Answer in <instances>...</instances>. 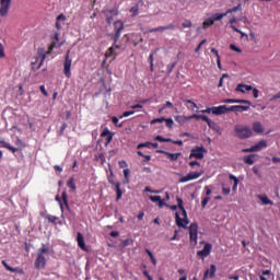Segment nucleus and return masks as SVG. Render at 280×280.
I'll return each instance as SVG.
<instances>
[{"mask_svg":"<svg viewBox=\"0 0 280 280\" xmlns=\"http://www.w3.org/2000/svg\"><path fill=\"white\" fill-rule=\"evenodd\" d=\"M177 207L182 211V218L176 213V224L177 226L182 229H187V224H189V219H187V210H185V207H183V200L180 197H177Z\"/></svg>","mask_w":280,"mask_h":280,"instance_id":"obj_1","label":"nucleus"},{"mask_svg":"<svg viewBox=\"0 0 280 280\" xmlns=\"http://www.w3.org/2000/svg\"><path fill=\"white\" fill-rule=\"evenodd\" d=\"M45 255H49V247H47L46 245L42 246L37 250V258L35 260V268H37V269L45 268V266L47 265V258L45 257Z\"/></svg>","mask_w":280,"mask_h":280,"instance_id":"obj_2","label":"nucleus"},{"mask_svg":"<svg viewBox=\"0 0 280 280\" xmlns=\"http://www.w3.org/2000/svg\"><path fill=\"white\" fill-rule=\"evenodd\" d=\"M234 137L237 139H250L253 137V129L244 125L234 126Z\"/></svg>","mask_w":280,"mask_h":280,"instance_id":"obj_3","label":"nucleus"},{"mask_svg":"<svg viewBox=\"0 0 280 280\" xmlns=\"http://www.w3.org/2000/svg\"><path fill=\"white\" fill-rule=\"evenodd\" d=\"M190 243L194 246L198 245V223H191L188 228Z\"/></svg>","mask_w":280,"mask_h":280,"instance_id":"obj_4","label":"nucleus"},{"mask_svg":"<svg viewBox=\"0 0 280 280\" xmlns=\"http://www.w3.org/2000/svg\"><path fill=\"white\" fill-rule=\"evenodd\" d=\"M205 154H207V149H205V147H196L191 149L189 159L202 160L205 159Z\"/></svg>","mask_w":280,"mask_h":280,"instance_id":"obj_5","label":"nucleus"},{"mask_svg":"<svg viewBox=\"0 0 280 280\" xmlns=\"http://www.w3.org/2000/svg\"><path fill=\"white\" fill-rule=\"evenodd\" d=\"M12 0H0V16H8Z\"/></svg>","mask_w":280,"mask_h":280,"instance_id":"obj_6","label":"nucleus"},{"mask_svg":"<svg viewBox=\"0 0 280 280\" xmlns=\"http://www.w3.org/2000/svg\"><path fill=\"white\" fill-rule=\"evenodd\" d=\"M70 50L67 51L63 65V73L66 78H71V58H69Z\"/></svg>","mask_w":280,"mask_h":280,"instance_id":"obj_7","label":"nucleus"},{"mask_svg":"<svg viewBox=\"0 0 280 280\" xmlns=\"http://www.w3.org/2000/svg\"><path fill=\"white\" fill-rule=\"evenodd\" d=\"M200 176H202V173L190 172L186 176H183L179 179V183H189V180H197V178H200Z\"/></svg>","mask_w":280,"mask_h":280,"instance_id":"obj_8","label":"nucleus"},{"mask_svg":"<svg viewBox=\"0 0 280 280\" xmlns=\"http://www.w3.org/2000/svg\"><path fill=\"white\" fill-rule=\"evenodd\" d=\"M226 113H231V107H228L226 105L212 107V115H226Z\"/></svg>","mask_w":280,"mask_h":280,"instance_id":"obj_9","label":"nucleus"},{"mask_svg":"<svg viewBox=\"0 0 280 280\" xmlns=\"http://www.w3.org/2000/svg\"><path fill=\"white\" fill-rule=\"evenodd\" d=\"M211 248H212L211 244L206 243L203 249L197 252V255L199 257H209V255H211Z\"/></svg>","mask_w":280,"mask_h":280,"instance_id":"obj_10","label":"nucleus"},{"mask_svg":"<svg viewBox=\"0 0 280 280\" xmlns=\"http://www.w3.org/2000/svg\"><path fill=\"white\" fill-rule=\"evenodd\" d=\"M215 270H217L215 265H211L210 269L206 270L202 280L213 279V277H215Z\"/></svg>","mask_w":280,"mask_h":280,"instance_id":"obj_11","label":"nucleus"},{"mask_svg":"<svg viewBox=\"0 0 280 280\" xmlns=\"http://www.w3.org/2000/svg\"><path fill=\"white\" fill-rule=\"evenodd\" d=\"M203 121H206L208 124L209 128L214 130V132H220V126H218V122L211 120V118H209V117H205Z\"/></svg>","mask_w":280,"mask_h":280,"instance_id":"obj_12","label":"nucleus"},{"mask_svg":"<svg viewBox=\"0 0 280 280\" xmlns=\"http://www.w3.org/2000/svg\"><path fill=\"white\" fill-rule=\"evenodd\" d=\"M103 12H104V14H105L109 25L113 23V16H117V14H118L117 10H114V9H112V10H104Z\"/></svg>","mask_w":280,"mask_h":280,"instance_id":"obj_13","label":"nucleus"},{"mask_svg":"<svg viewBox=\"0 0 280 280\" xmlns=\"http://www.w3.org/2000/svg\"><path fill=\"white\" fill-rule=\"evenodd\" d=\"M248 106H244V105H233L230 107L231 113H240V112H246L248 110Z\"/></svg>","mask_w":280,"mask_h":280,"instance_id":"obj_14","label":"nucleus"},{"mask_svg":"<svg viewBox=\"0 0 280 280\" xmlns=\"http://www.w3.org/2000/svg\"><path fill=\"white\" fill-rule=\"evenodd\" d=\"M253 147L255 152H260V150L268 148V142H266V140H261Z\"/></svg>","mask_w":280,"mask_h":280,"instance_id":"obj_15","label":"nucleus"},{"mask_svg":"<svg viewBox=\"0 0 280 280\" xmlns=\"http://www.w3.org/2000/svg\"><path fill=\"white\" fill-rule=\"evenodd\" d=\"M77 242H78V245L82 248V250H86V244L84 243V236L80 232L77 235Z\"/></svg>","mask_w":280,"mask_h":280,"instance_id":"obj_16","label":"nucleus"},{"mask_svg":"<svg viewBox=\"0 0 280 280\" xmlns=\"http://www.w3.org/2000/svg\"><path fill=\"white\" fill-rule=\"evenodd\" d=\"M0 148H7V150H10L11 152H13V154H14V152H18V151H19V149H16V148L10 145V143H7V142L3 141V140H0Z\"/></svg>","mask_w":280,"mask_h":280,"instance_id":"obj_17","label":"nucleus"},{"mask_svg":"<svg viewBox=\"0 0 280 280\" xmlns=\"http://www.w3.org/2000/svg\"><path fill=\"white\" fill-rule=\"evenodd\" d=\"M253 130L257 133H261V132H264V125H261V122H259V121H255L253 124Z\"/></svg>","mask_w":280,"mask_h":280,"instance_id":"obj_18","label":"nucleus"},{"mask_svg":"<svg viewBox=\"0 0 280 280\" xmlns=\"http://www.w3.org/2000/svg\"><path fill=\"white\" fill-rule=\"evenodd\" d=\"M236 91H240L241 93H246L248 91H253V86L240 84L237 85Z\"/></svg>","mask_w":280,"mask_h":280,"instance_id":"obj_19","label":"nucleus"},{"mask_svg":"<svg viewBox=\"0 0 280 280\" xmlns=\"http://www.w3.org/2000/svg\"><path fill=\"white\" fill-rule=\"evenodd\" d=\"M244 163H246L247 165H255V154L252 155H246L243 159Z\"/></svg>","mask_w":280,"mask_h":280,"instance_id":"obj_20","label":"nucleus"},{"mask_svg":"<svg viewBox=\"0 0 280 280\" xmlns=\"http://www.w3.org/2000/svg\"><path fill=\"white\" fill-rule=\"evenodd\" d=\"M116 192H117V197H116V200L119 201L121 200V197L124 196V191H121V184L119 183H116Z\"/></svg>","mask_w":280,"mask_h":280,"instance_id":"obj_21","label":"nucleus"},{"mask_svg":"<svg viewBox=\"0 0 280 280\" xmlns=\"http://www.w3.org/2000/svg\"><path fill=\"white\" fill-rule=\"evenodd\" d=\"M114 25H115L116 32L121 33V32L124 31V22H121V21H116V22L114 23Z\"/></svg>","mask_w":280,"mask_h":280,"instance_id":"obj_22","label":"nucleus"},{"mask_svg":"<svg viewBox=\"0 0 280 280\" xmlns=\"http://www.w3.org/2000/svg\"><path fill=\"white\" fill-rule=\"evenodd\" d=\"M182 153H171L167 152L166 156L170 159V161H178V156H180Z\"/></svg>","mask_w":280,"mask_h":280,"instance_id":"obj_23","label":"nucleus"},{"mask_svg":"<svg viewBox=\"0 0 280 280\" xmlns=\"http://www.w3.org/2000/svg\"><path fill=\"white\" fill-rule=\"evenodd\" d=\"M175 121H177V124H180V126H183L187 122V116H175Z\"/></svg>","mask_w":280,"mask_h":280,"instance_id":"obj_24","label":"nucleus"},{"mask_svg":"<svg viewBox=\"0 0 280 280\" xmlns=\"http://www.w3.org/2000/svg\"><path fill=\"white\" fill-rule=\"evenodd\" d=\"M67 18L65 14H60L57 16L56 27L57 30H61L62 25L60 24V21H65Z\"/></svg>","mask_w":280,"mask_h":280,"instance_id":"obj_25","label":"nucleus"},{"mask_svg":"<svg viewBox=\"0 0 280 280\" xmlns=\"http://www.w3.org/2000/svg\"><path fill=\"white\" fill-rule=\"evenodd\" d=\"M121 37V33L116 32L115 35H114V44H113V47H116V49H119V45H117V40H119V38Z\"/></svg>","mask_w":280,"mask_h":280,"instance_id":"obj_26","label":"nucleus"},{"mask_svg":"<svg viewBox=\"0 0 280 280\" xmlns=\"http://www.w3.org/2000/svg\"><path fill=\"white\" fill-rule=\"evenodd\" d=\"M260 202H262V205H272V200L268 199V196H258Z\"/></svg>","mask_w":280,"mask_h":280,"instance_id":"obj_27","label":"nucleus"},{"mask_svg":"<svg viewBox=\"0 0 280 280\" xmlns=\"http://www.w3.org/2000/svg\"><path fill=\"white\" fill-rule=\"evenodd\" d=\"M213 19L212 18H209L207 19L205 22H203V30H207V27H211V25H213Z\"/></svg>","mask_w":280,"mask_h":280,"instance_id":"obj_28","label":"nucleus"},{"mask_svg":"<svg viewBox=\"0 0 280 280\" xmlns=\"http://www.w3.org/2000/svg\"><path fill=\"white\" fill-rule=\"evenodd\" d=\"M224 16H226V14L217 13V14H214L211 19H212V21L215 23V21H222V19H224Z\"/></svg>","mask_w":280,"mask_h":280,"instance_id":"obj_29","label":"nucleus"},{"mask_svg":"<svg viewBox=\"0 0 280 280\" xmlns=\"http://www.w3.org/2000/svg\"><path fill=\"white\" fill-rule=\"evenodd\" d=\"M154 54H156V50L151 52V55L149 56V62H150L151 71H153V69H154Z\"/></svg>","mask_w":280,"mask_h":280,"instance_id":"obj_30","label":"nucleus"},{"mask_svg":"<svg viewBox=\"0 0 280 280\" xmlns=\"http://www.w3.org/2000/svg\"><path fill=\"white\" fill-rule=\"evenodd\" d=\"M74 178L71 177L68 182H67V187H70V189H72V191H75L77 187L75 184L73 183Z\"/></svg>","mask_w":280,"mask_h":280,"instance_id":"obj_31","label":"nucleus"},{"mask_svg":"<svg viewBox=\"0 0 280 280\" xmlns=\"http://www.w3.org/2000/svg\"><path fill=\"white\" fill-rule=\"evenodd\" d=\"M115 49H117V47L112 46L105 54L106 58H110V56H113V54H115Z\"/></svg>","mask_w":280,"mask_h":280,"instance_id":"obj_32","label":"nucleus"},{"mask_svg":"<svg viewBox=\"0 0 280 280\" xmlns=\"http://www.w3.org/2000/svg\"><path fill=\"white\" fill-rule=\"evenodd\" d=\"M145 253L149 255L153 266H156V258H154V255H152V252H150V249H147Z\"/></svg>","mask_w":280,"mask_h":280,"instance_id":"obj_33","label":"nucleus"},{"mask_svg":"<svg viewBox=\"0 0 280 280\" xmlns=\"http://www.w3.org/2000/svg\"><path fill=\"white\" fill-rule=\"evenodd\" d=\"M230 49H231L232 51H236V54H242V48L235 46V44H231V45H230Z\"/></svg>","mask_w":280,"mask_h":280,"instance_id":"obj_34","label":"nucleus"},{"mask_svg":"<svg viewBox=\"0 0 280 280\" xmlns=\"http://www.w3.org/2000/svg\"><path fill=\"white\" fill-rule=\"evenodd\" d=\"M61 196H62V200H63L65 207H66L67 209H69V202L67 201V198H68L67 191H63Z\"/></svg>","mask_w":280,"mask_h":280,"instance_id":"obj_35","label":"nucleus"},{"mask_svg":"<svg viewBox=\"0 0 280 280\" xmlns=\"http://www.w3.org/2000/svg\"><path fill=\"white\" fill-rule=\"evenodd\" d=\"M130 12L132 14V16H137V14H139V5H135L130 9Z\"/></svg>","mask_w":280,"mask_h":280,"instance_id":"obj_36","label":"nucleus"},{"mask_svg":"<svg viewBox=\"0 0 280 280\" xmlns=\"http://www.w3.org/2000/svg\"><path fill=\"white\" fill-rule=\"evenodd\" d=\"M151 147H152V142H145V143L138 144L137 149L141 150V148H151Z\"/></svg>","mask_w":280,"mask_h":280,"instance_id":"obj_37","label":"nucleus"},{"mask_svg":"<svg viewBox=\"0 0 280 280\" xmlns=\"http://www.w3.org/2000/svg\"><path fill=\"white\" fill-rule=\"evenodd\" d=\"M2 265L9 270V272H16V269L10 267L5 260H2Z\"/></svg>","mask_w":280,"mask_h":280,"instance_id":"obj_38","label":"nucleus"},{"mask_svg":"<svg viewBox=\"0 0 280 280\" xmlns=\"http://www.w3.org/2000/svg\"><path fill=\"white\" fill-rule=\"evenodd\" d=\"M222 104H237V100L226 98L222 101Z\"/></svg>","mask_w":280,"mask_h":280,"instance_id":"obj_39","label":"nucleus"},{"mask_svg":"<svg viewBox=\"0 0 280 280\" xmlns=\"http://www.w3.org/2000/svg\"><path fill=\"white\" fill-rule=\"evenodd\" d=\"M153 32H165V28L164 26H160V27L149 30L150 34H152Z\"/></svg>","mask_w":280,"mask_h":280,"instance_id":"obj_40","label":"nucleus"},{"mask_svg":"<svg viewBox=\"0 0 280 280\" xmlns=\"http://www.w3.org/2000/svg\"><path fill=\"white\" fill-rule=\"evenodd\" d=\"M149 200H151V202H158L161 200V196H150Z\"/></svg>","mask_w":280,"mask_h":280,"instance_id":"obj_41","label":"nucleus"},{"mask_svg":"<svg viewBox=\"0 0 280 280\" xmlns=\"http://www.w3.org/2000/svg\"><path fill=\"white\" fill-rule=\"evenodd\" d=\"M209 200H211V198H209V197H206L202 199V201H201L202 209H205V207H207V205H209Z\"/></svg>","mask_w":280,"mask_h":280,"instance_id":"obj_42","label":"nucleus"},{"mask_svg":"<svg viewBox=\"0 0 280 280\" xmlns=\"http://www.w3.org/2000/svg\"><path fill=\"white\" fill-rule=\"evenodd\" d=\"M158 206L160 209H163V207H167V203L165 202V199H160Z\"/></svg>","mask_w":280,"mask_h":280,"instance_id":"obj_43","label":"nucleus"},{"mask_svg":"<svg viewBox=\"0 0 280 280\" xmlns=\"http://www.w3.org/2000/svg\"><path fill=\"white\" fill-rule=\"evenodd\" d=\"M130 115H135V110L125 112V113L120 116V119H124V117H130Z\"/></svg>","mask_w":280,"mask_h":280,"instance_id":"obj_44","label":"nucleus"},{"mask_svg":"<svg viewBox=\"0 0 280 280\" xmlns=\"http://www.w3.org/2000/svg\"><path fill=\"white\" fill-rule=\"evenodd\" d=\"M165 121V117L155 118L151 121V124H163Z\"/></svg>","mask_w":280,"mask_h":280,"instance_id":"obj_45","label":"nucleus"},{"mask_svg":"<svg viewBox=\"0 0 280 280\" xmlns=\"http://www.w3.org/2000/svg\"><path fill=\"white\" fill-rule=\"evenodd\" d=\"M207 43V39H203L199 43V45L197 46V48L195 49V52L198 54V51H200L202 45H205Z\"/></svg>","mask_w":280,"mask_h":280,"instance_id":"obj_46","label":"nucleus"},{"mask_svg":"<svg viewBox=\"0 0 280 280\" xmlns=\"http://www.w3.org/2000/svg\"><path fill=\"white\" fill-rule=\"evenodd\" d=\"M165 121L167 128H172L174 126V120L172 118H166Z\"/></svg>","mask_w":280,"mask_h":280,"instance_id":"obj_47","label":"nucleus"},{"mask_svg":"<svg viewBox=\"0 0 280 280\" xmlns=\"http://www.w3.org/2000/svg\"><path fill=\"white\" fill-rule=\"evenodd\" d=\"M0 58H5V49L3 48V44L0 43Z\"/></svg>","mask_w":280,"mask_h":280,"instance_id":"obj_48","label":"nucleus"},{"mask_svg":"<svg viewBox=\"0 0 280 280\" xmlns=\"http://www.w3.org/2000/svg\"><path fill=\"white\" fill-rule=\"evenodd\" d=\"M144 191H148L149 194H161V190H152L150 187H145Z\"/></svg>","mask_w":280,"mask_h":280,"instance_id":"obj_49","label":"nucleus"},{"mask_svg":"<svg viewBox=\"0 0 280 280\" xmlns=\"http://www.w3.org/2000/svg\"><path fill=\"white\" fill-rule=\"evenodd\" d=\"M39 91H42V93H43V95H45V97L49 96V93H47V90L45 89V85H40Z\"/></svg>","mask_w":280,"mask_h":280,"instance_id":"obj_50","label":"nucleus"},{"mask_svg":"<svg viewBox=\"0 0 280 280\" xmlns=\"http://www.w3.org/2000/svg\"><path fill=\"white\" fill-rule=\"evenodd\" d=\"M224 78H229V74H223L222 78L219 81V89H221V86H223V82H224Z\"/></svg>","mask_w":280,"mask_h":280,"instance_id":"obj_51","label":"nucleus"},{"mask_svg":"<svg viewBox=\"0 0 280 280\" xmlns=\"http://www.w3.org/2000/svg\"><path fill=\"white\" fill-rule=\"evenodd\" d=\"M231 9H232V12H240L242 10V3H238L236 7Z\"/></svg>","mask_w":280,"mask_h":280,"instance_id":"obj_52","label":"nucleus"},{"mask_svg":"<svg viewBox=\"0 0 280 280\" xmlns=\"http://www.w3.org/2000/svg\"><path fill=\"white\" fill-rule=\"evenodd\" d=\"M109 135H113L110 133V130H108L107 128L104 129V131L101 133V137H108Z\"/></svg>","mask_w":280,"mask_h":280,"instance_id":"obj_53","label":"nucleus"},{"mask_svg":"<svg viewBox=\"0 0 280 280\" xmlns=\"http://www.w3.org/2000/svg\"><path fill=\"white\" fill-rule=\"evenodd\" d=\"M192 117L194 119H202L205 121V117H208V116L194 114Z\"/></svg>","mask_w":280,"mask_h":280,"instance_id":"obj_54","label":"nucleus"},{"mask_svg":"<svg viewBox=\"0 0 280 280\" xmlns=\"http://www.w3.org/2000/svg\"><path fill=\"white\" fill-rule=\"evenodd\" d=\"M164 27V32L167 31V30H176V26L174 24H168L166 26H163Z\"/></svg>","mask_w":280,"mask_h":280,"instance_id":"obj_55","label":"nucleus"},{"mask_svg":"<svg viewBox=\"0 0 280 280\" xmlns=\"http://www.w3.org/2000/svg\"><path fill=\"white\" fill-rule=\"evenodd\" d=\"M222 194H223L224 196H229V194H231V188H225V187H223V188H222Z\"/></svg>","mask_w":280,"mask_h":280,"instance_id":"obj_56","label":"nucleus"},{"mask_svg":"<svg viewBox=\"0 0 280 280\" xmlns=\"http://www.w3.org/2000/svg\"><path fill=\"white\" fill-rule=\"evenodd\" d=\"M174 67H176V62H174V63L167 66V71H168V73H172V71H174Z\"/></svg>","mask_w":280,"mask_h":280,"instance_id":"obj_57","label":"nucleus"},{"mask_svg":"<svg viewBox=\"0 0 280 280\" xmlns=\"http://www.w3.org/2000/svg\"><path fill=\"white\" fill-rule=\"evenodd\" d=\"M276 100H280V92H278L270 98L271 102H276Z\"/></svg>","mask_w":280,"mask_h":280,"instance_id":"obj_58","label":"nucleus"},{"mask_svg":"<svg viewBox=\"0 0 280 280\" xmlns=\"http://www.w3.org/2000/svg\"><path fill=\"white\" fill-rule=\"evenodd\" d=\"M163 108H174V104H172V102L167 101L166 104L163 106Z\"/></svg>","mask_w":280,"mask_h":280,"instance_id":"obj_59","label":"nucleus"},{"mask_svg":"<svg viewBox=\"0 0 280 280\" xmlns=\"http://www.w3.org/2000/svg\"><path fill=\"white\" fill-rule=\"evenodd\" d=\"M183 27H191V21L186 20V21L183 23Z\"/></svg>","mask_w":280,"mask_h":280,"instance_id":"obj_60","label":"nucleus"},{"mask_svg":"<svg viewBox=\"0 0 280 280\" xmlns=\"http://www.w3.org/2000/svg\"><path fill=\"white\" fill-rule=\"evenodd\" d=\"M124 176H125V178H129L130 177V170H128V168L124 170Z\"/></svg>","mask_w":280,"mask_h":280,"instance_id":"obj_61","label":"nucleus"},{"mask_svg":"<svg viewBox=\"0 0 280 280\" xmlns=\"http://www.w3.org/2000/svg\"><path fill=\"white\" fill-rule=\"evenodd\" d=\"M119 167H121V168L128 167V163H126V161H120L119 162Z\"/></svg>","mask_w":280,"mask_h":280,"instance_id":"obj_62","label":"nucleus"},{"mask_svg":"<svg viewBox=\"0 0 280 280\" xmlns=\"http://www.w3.org/2000/svg\"><path fill=\"white\" fill-rule=\"evenodd\" d=\"M242 152H255V147L243 149Z\"/></svg>","mask_w":280,"mask_h":280,"instance_id":"obj_63","label":"nucleus"},{"mask_svg":"<svg viewBox=\"0 0 280 280\" xmlns=\"http://www.w3.org/2000/svg\"><path fill=\"white\" fill-rule=\"evenodd\" d=\"M205 190H206V196L209 197V195L211 194V188H209V186H206Z\"/></svg>","mask_w":280,"mask_h":280,"instance_id":"obj_64","label":"nucleus"}]
</instances>
